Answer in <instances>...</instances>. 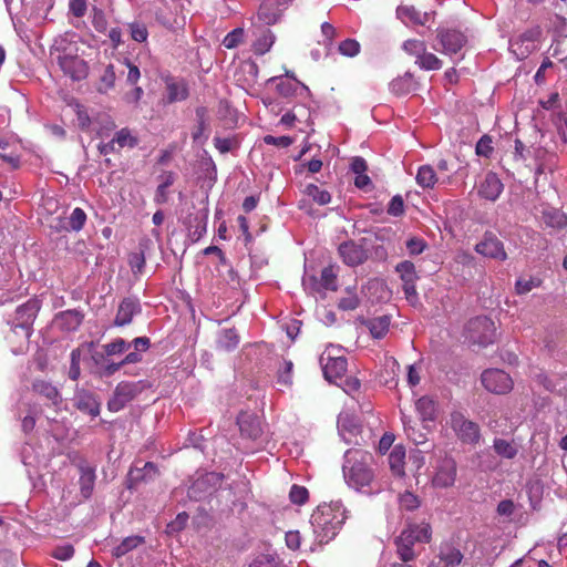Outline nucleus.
Returning <instances> with one entry per match:
<instances>
[{
  "instance_id": "nucleus-17",
  "label": "nucleus",
  "mask_w": 567,
  "mask_h": 567,
  "mask_svg": "<svg viewBox=\"0 0 567 567\" xmlns=\"http://www.w3.org/2000/svg\"><path fill=\"white\" fill-rule=\"evenodd\" d=\"M80 472L79 486L80 493L84 499H89L94 491L95 485V468L89 465L85 461L78 464Z\"/></svg>"
},
{
  "instance_id": "nucleus-43",
  "label": "nucleus",
  "mask_w": 567,
  "mask_h": 567,
  "mask_svg": "<svg viewBox=\"0 0 567 567\" xmlns=\"http://www.w3.org/2000/svg\"><path fill=\"white\" fill-rule=\"evenodd\" d=\"M305 194L320 206L327 205L331 202L330 193L328 190L319 188L315 184L307 185Z\"/></svg>"
},
{
  "instance_id": "nucleus-22",
  "label": "nucleus",
  "mask_w": 567,
  "mask_h": 567,
  "mask_svg": "<svg viewBox=\"0 0 567 567\" xmlns=\"http://www.w3.org/2000/svg\"><path fill=\"white\" fill-rule=\"evenodd\" d=\"M503 192V184L495 173H487L481 183L478 194L488 200H496Z\"/></svg>"
},
{
  "instance_id": "nucleus-54",
  "label": "nucleus",
  "mask_w": 567,
  "mask_h": 567,
  "mask_svg": "<svg viewBox=\"0 0 567 567\" xmlns=\"http://www.w3.org/2000/svg\"><path fill=\"white\" fill-rule=\"evenodd\" d=\"M400 506L405 511H414L420 507L421 501L412 492L405 491L400 495Z\"/></svg>"
},
{
  "instance_id": "nucleus-29",
  "label": "nucleus",
  "mask_w": 567,
  "mask_h": 567,
  "mask_svg": "<svg viewBox=\"0 0 567 567\" xmlns=\"http://www.w3.org/2000/svg\"><path fill=\"white\" fill-rule=\"evenodd\" d=\"M391 319L389 316H380L367 320L365 326L374 339H382L389 332Z\"/></svg>"
},
{
  "instance_id": "nucleus-44",
  "label": "nucleus",
  "mask_w": 567,
  "mask_h": 567,
  "mask_svg": "<svg viewBox=\"0 0 567 567\" xmlns=\"http://www.w3.org/2000/svg\"><path fill=\"white\" fill-rule=\"evenodd\" d=\"M115 79L116 75L114 71V65H106V68L103 71V74L100 76L97 91L100 93H106L109 90L113 89L115 84Z\"/></svg>"
},
{
  "instance_id": "nucleus-64",
  "label": "nucleus",
  "mask_w": 567,
  "mask_h": 567,
  "mask_svg": "<svg viewBox=\"0 0 567 567\" xmlns=\"http://www.w3.org/2000/svg\"><path fill=\"white\" fill-rule=\"evenodd\" d=\"M249 567H278L276 559L271 555L257 556Z\"/></svg>"
},
{
  "instance_id": "nucleus-59",
  "label": "nucleus",
  "mask_w": 567,
  "mask_h": 567,
  "mask_svg": "<svg viewBox=\"0 0 567 567\" xmlns=\"http://www.w3.org/2000/svg\"><path fill=\"white\" fill-rule=\"evenodd\" d=\"M71 364L69 370V378L73 381H76L81 374L80 360H81V350L79 348L73 349L71 352Z\"/></svg>"
},
{
  "instance_id": "nucleus-38",
  "label": "nucleus",
  "mask_w": 567,
  "mask_h": 567,
  "mask_svg": "<svg viewBox=\"0 0 567 567\" xmlns=\"http://www.w3.org/2000/svg\"><path fill=\"white\" fill-rule=\"evenodd\" d=\"M388 460L392 473L396 476H403L405 465V451L401 446H395L391 451Z\"/></svg>"
},
{
  "instance_id": "nucleus-37",
  "label": "nucleus",
  "mask_w": 567,
  "mask_h": 567,
  "mask_svg": "<svg viewBox=\"0 0 567 567\" xmlns=\"http://www.w3.org/2000/svg\"><path fill=\"white\" fill-rule=\"evenodd\" d=\"M76 408L91 416H97L100 414V403L92 394H80L76 398Z\"/></svg>"
},
{
  "instance_id": "nucleus-50",
  "label": "nucleus",
  "mask_w": 567,
  "mask_h": 567,
  "mask_svg": "<svg viewBox=\"0 0 567 567\" xmlns=\"http://www.w3.org/2000/svg\"><path fill=\"white\" fill-rule=\"evenodd\" d=\"M289 499L292 504L303 505L309 499V492L305 486L293 484L289 492Z\"/></svg>"
},
{
  "instance_id": "nucleus-14",
  "label": "nucleus",
  "mask_w": 567,
  "mask_h": 567,
  "mask_svg": "<svg viewBox=\"0 0 567 567\" xmlns=\"http://www.w3.org/2000/svg\"><path fill=\"white\" fill-rule=\"evenodd\" d=\"M237 425L241 436L250 440H257L262 434L261 422L255 414L240 412L237 416Z\"/></svg>"
},
{
  "instance_id": "nucleus-8",
  "label": "nucleus",
  "mask_w": 567,
  "mask_h": 567,
  "mask_svg": "<svg viewBox=\"0 0 567 567\" xmlns=\"http://www.w3.org/2000/svg\"><path fill=\"white\" fill-rule=\"evenodd\" d=\"M482 385L491 393L503 395L512 391L514 382L511 375L501 369H486L481 375Z\"/></svg>"
},
{
  "instance_id": "nucleus-28",
  "label": "nucleus",
  "mask_w": 567,
  "mask_h": 567,
  "mask_svg": "<svg viewBox=\"0 0 567 567\" xmlns=\"http://www.w3.org/2000/svg\"><path fill=\"white\" fill-rule=\"evenodd\" d=\"M216 342L219 350L231 351L238 347L239 336L235 328L221 329Z\"/></svg>"
},
{
  "instance_id": "nucleus-4",
  "label": "nucleus",
  "mask_w": 567,
  "mask_h": 567,
  "mask_svg": "<svg viewBox=\"0 0 567 567\" xmlns=\"http://www.w3.org/2000/svg\"><path fill=\"white\" fill-rule=\"evenodd\" d=\"M56 62L62 72L74 81H81L87 76V63L79 56L75 44L61 40L54 47Z\"/></svg>"
},
{
  "instance_id": "nucleus-27",
  "label": "nucleus",
  "mask_w": 567,
  "mask_h": 567,
  "mask_svg": "<svg viewBox=\"0 0 567 567\" xmlns=\"http://www.w3.org/2000/svg\"><path fill=\"white\" fill-rule=\"evenodd\" d=\"M401 420L403 422L404 432L406 436L415 444L421 445L427 442V433L423 432L417 427V424L411 420V417L406 416L404 413H401Z\"/></svg>"
},
{
  "instance_id": "nucleus-18",
  "label": "nucleus",
  "mask_w": 567,
  "mask_h": 567,
  "mask_svg": "<svg viewBox=\"0 0 567 567\" xmlns=\"http://www.w3.org/2000/svg\"><path fill=\"white\" fill-rule=\"evenodd\" d=\"M141 312V305L135 298H124L117 309L114 324L123 327L132 322L133 317Z\"/></svg>"
},
{
  "instance_id": "nucleus-34",
  "label": "nucleus",
  "mask_w": 567,
  "mask_h": 567,
  "mask_svg": "<svg viewBox=\"0 0 567 567\" xmlns=\"http://www.w3.org/2000/svg\"><path fill=\"white\" fill-rule=\"evenodd\" d=\"M493 449L499 457L506 460H513L518 454V447L514 441H507L504 439H495L493 441Z\"/></svg>"
},
{
  "instance_id": "nucleus-5",
  "label": "nucleus",
  "mask_w": 567,
  "mask_h": 567,
  "mask_svg": "<svg viewBox=\"0 0 567 567\" xmlns=\"http://www.w3.org/2000/svg\"><path fill=\"white\" fill-rule=\"evenodd\" d=\"M465 339L480 347H487L495 341L496 328L494 321L486 316H478L468 320L464 330Z\"/></svg>"
},
{
  "instance_id": "nucleus-2",
  "label": "nucleus",
  "mask_w": 567,
  "mask_h": 567,
  "mask_svg": "<svg viewBox=\"0 0 567 567\" xmlns=\"http://www.w3.org/2000/svg\"><path fill=\"white\" fill-rule=\"evenodd\" d=\"M344 477L349 486L360 491L370 487L374 480V457L363 450H350L346 454Z\"/></svg>"
},
{
  "instance_id": "nucleus-63",
  "label": "nucleus",
  "mask_w": 567,
  "mask_h": 567,
  "mask_svg": "<svg viewBox=\"0 0 567 567\" xmlns=\"http://www.w3.org/2000/svg\"><path fill=\"white\" fill-rule=\"evenodd\" d=\"M386 212L391 216H401L404 213L403 198L400 195L393 196L388 205Z\"/></svg>"
},
{
  "instance_id": "nucleus-33",
  "label": "nucleus",
  "mask_w": 567,
  "mask_h": 567,
  "mask_svg": "<svg viewBox=\"0 0 567 567\" xmlns=\"http://www.w3.org/2000/svg\"><path fill=\"white\" fill-rule=\"evenodd\" d=\"M39 310V301L35 299H30L17 308V319L20 320L23 324H29L34 320Z\"/></svg>"
},
{
  "instance_id": "nucleus-7",
  "label": "nucleus",
  "mask_w": 567,
  "mask_h": 567,
  "mask_svg": "<svg viewBox=\"0 0 567 567\" xmlns=\"http://www.w3.org/2000/svg\"><path fill=\"white\" fill-rule=\"evenodd\" d=\"M450 424L456 436L463 443L475 445L480 442L481 430L478 424L466 419L462 412H452L450 415Z\"/></svg>"
},
{
  "instance_id": "nucleus-56",
  "label": "nucleus",
  "mask_w": 567,
  "mask_h": 567,
  "mask_svg": "<svg viewBox=\"0 0 567 567\" xmlns=\"http://www.w3.org/2000/svg\"><path fill=\"white\" fill-rule=\"evenodd\" d=\"M130 348V344L122 338H117L114 341L104 344L103 349L106 355H115L125 352Z\"/></svg>"
},
{
  "instance_id": "nucleus-30",
  "label": "nucleus",
  "mask_w": 567,
  "mask_h": 567,
  "mask_svg": "<svg viewBox=\"0 0 567 567\" xmlns=\"http://www.w3.org/2000/svg\"><path fill=\"white\" fill-rule=\"evenodd\" d=\"M396 13L401 20H409L420 25H424L429 21V14L416 10L413 6H400Z\"/></svg>"
},
{
  "instance_id": "nucleus-31",
  "label": "nucleus",
  "mask_w": 567,
  "mask_h": 567,
  "mask_svg": "<svg viewBox=\"0 0 567 567\" xmlns=\"http://www.w3.org/2000/svg\"><path fill=\"white\" fill-rule=\"evenodd\" d=\"M415 409L423 422L434 421L436 417V403L430 396H422L415 402Z\"/></svg>"
},
{
  "instance_id": "nucleus-24",
  "label": "nucleus",
  "mask_w": 567,
  "mask_h": 567,
  "mask_svg": "<svg viewBox=\"0 0 567 567\" xmlns=\"http://www.w3.org/2000/svg\"><path fill=\"white\" fill-rule=\"evenodd\" d=\"M282 16V9L276 8L269 0H264L259 7L256 21L260 25L276 24Z\"/></svg>"
},
{
  "instance_id": "nucleus-25",
  "label": "nucleus",
  "mask_w": 567,
  "mask_h": 567,
  "mask_svg": "<svg viewBox=\"0 0 567 567\" xmlns=\"http://www.w3.org/2000/svg\"><path fill=\"white\" fill-rule=\"evenodd\" d=\"M270 81L276 82V90L278 94L286 99L295 96L299 86L307 89L297 79L289 75L288 72L286 73V76H275L271 78Z\"/></svg>"
},
{
  "instance_id": "nucleus-53",
  "label": "nucleus",
  "mask_w": 567,
  "mask_h": 567,
  "mask_svg": "<svg viewBox=\"0 0 567 567\" xmlns=\"http://www.w3.org/2000/svg\"><path fill=\"white\" fill-rule=\"evenodd\" d=\"M540 285L542 280L534 277H529L528 279L519 278L515 284V290L517 295H525Z\"/></svg>"
},
{
  "instance_id": "nucleus-21",
  "label": "nucleus",
  "mask_w": 567,
  "mask_h": 567,
  "mask_svg": "<svg viewBox=\"0 0 567 567\" xmlns=\"http://www.w3.org/2000/svg\"><path fill=\"white\" fill-rule=\"evenodd\" d=\"M437 557L445 567H457L464 559L461 549L451 542H444L440 545Z\"/></svg>"
},
{
  "instance_id": "nucleus-6",
  "label": "nucleus",
  "mask_w": 567,
  "mask_h": 567,
  "mask_svg": "<svg viewBox=\"0 0 567 567\" xmlns=\"http://www.w3.org/2000/svg\"><path fill=\"white\" fill-rule=\"evenodd\" d=\"M145 388L146 384L144 381L120 382L114 390L113 396L107 402L109 410L111 412H118L124 409L125 405L142 393Z\"/></svg>"
},
{
  "instance_id": "nucleus-23",
  "label": "nucleus",
  "mask_w": 567,
  "mask_h": 567,
  "mask_svg": "<svg viewBox=\"0 0 567 567\" xmlns=\"http://www.w3.org/2000/svg\"><path fill=\"white\" fill-rule=\"evenodd\" d=\"M186 225L190 240L194 243L198 241L206 233L207 213L198 212L194 215H189L186 219Z\"/></svg>"
},
{
  "instance_id": "nucleus-48",
  "label": "nucleus",
  "mask_w": 567,
  "mask_h": 567,
  "mask_svg": "<svg viewBox=\"0 0 567 567\" xmlns=\"http://www.w3.org/2000/svg\"><path fill=\"white\" fill-rule=\"evenodd\" d=\"M396 272L400 274V277L403 282H409L411 280H417V275L415 270V266L410 260L401 261L395 267Z\"/></svg>"
},
{
  "instance_id": "nucleus-15",
  "label": "nucleus",
  "mask_w": 567,
  "mask_h": 567,
  "mask_svg": "<svg viewBox=\"0 0 567 567\" xmlns=\"http://www.w3.org/2000/svg\"><path fill=\"white\" fill-rule=\"evenodd\" d=\"M539 31L527 30L516 39L511 40V50L519 59L526 58L534 49Z\"/></svg>"
},
{
  "instance_id": "nucleus-9",
  "label": "nucleus",
  "mask_w": 567,
  "mask_h": 567,
  "mask_svg": "<svg viewBox=\"0 0 567 567\" xmlns=\"http://www.w3.org/2000/svg\"><path fill=\"white\" fill-rule=\"evenodd\" d=\"M323 375L330 383L339 384L347 372L348 362L343 355L332 354V350L327 349L320 357Z\"/></svg>"
},
{
  "instance_id": "nucleus-58",
  "label": "nucleus",
  "mask_w": 567,
  "mask_h": 567,
  "mask_svg": "<svg viewBox=\"0 0 567 567\" xmlns=\"http://www.w3.org/2000/svg\"><path fill=\"white\" fill-rule=\"evenodd\" d=\"M339 52L344 56L353 58L360 52V43L354 39H346L339 44Z\"/></svg>"
},
{
  "instance_id": "nucleus-60",
  "label": "nucleus",
  "mask_w": 567,
  "mask_h": 567,
  "mask_svg": "<svg viewBox=\"0 0 567 567\" xmlns=\"http://www.w3.org/2000/svg\"><path fill=\"white\" fill-rule=\"evenodd\" d=\"M128 265L134 274L142 272L144 269V266H145L144 252L142 250L136 251V252H131L128 256Z\"/></svg>"
},
{
  "instance_id": "nucleus-10",
  "label": "nucleus",
  "mask_w": 567,
  "mask_h": 567,
  "mask_svg": "<svg viewBox=\"0 0 567 567\" xmlns=\"http://www.w3.org/2000/svg\"><path fill=\"white\" fill-rule=\"evenodd\" d=\"M475 251L486 258L499 261L507 259L503 241L493 231L484 233L482 240L475 245Z\"/></svg>"
},
{
  "instance_id": "nucleus-19",
  "label": "nucleus",
  "mask_w": 567,
  "mask_h": 567,
  "mask_svg": "<svg viewBox=\"0 0 567 567\" xmlns=\"http://www.w3.org/2000/svg\"><path fill=\"white\" fill-rule=\"evenodd\" d=\"M33 393L48 400L53 406H58L62 402V395L58 388L50 381L35 379L31 386Z\"/></svg>"
},
{
  "instance_id": "nucleus-57",
  "label": "nucleus",
  "mask_w": 567,
  "mask_h": 567,
  "mask_svg": "<svg viewBox=\"0 0 567 567\" xmlns=\"http://www.w3.org/2000/svg\"><path fill=\"white\" fill-rule=\"evenodd\" d=\"M292 369L293 364L291 361H284L278 372V383L280 385L290 386L292 384Z\"/></svg>"
},
{
  "instance_id": "nucleus-1",
  "label": "nucleus",
  "mask_w": 567,
  "mask_h": 567,
  "mask_svg": "<svg viewBox=\"0 0 567 567\" xmlns=\"http://www.w3.org/2000/svg\"><path fill=\"white\" fill-rule=\"evenodd\" d=\"M344 520L346 512L339 503L319 505L310 517V524L318 544H327L333 539Z\"/></svg>"
},
{
  "instance_id": "nucleus-36",
  "label": "nucleus",
  "mask_w": 567,
  "mask_h": 567,
  "mask_svg": "<svg viewBox=\"0 0 567 567\" xmlns=\"http://www.w3.org/2000/svg\"><path fill=\"white\" fill-rule=\"evenodd\" d=\"M144 543H145V538L143 536L133 535V536L125 537L121 542V544H118L116 547H114L113 556H115L116 558L123 557L127 553H130L131 550L135 549L136 547H138L140 545H142Z\"/></svg>"
},
{
  "instance_id": "nucleus-12",
  "label": "nucleus",
  "mask_w": 567,
  "mask_h": 567,
  "mask_svg": "<svg viewBox=\"0 0 567 567\" xmlns=\"http://www.w3.org/2000/svg\"><path fill=\"white\" fill-rule=\"evenodd\" d=\"M437 39L444 54H456L466 44V37L455 29H443L437 32Z\"/></svg>"
},
{
  "instance_id": "nucleus-32",
  "label": "nucleus",
  "mask_w": 567,
  "mask_h": 567,
  "mask_svg": "<svg viewBox=\"0 0 567 567\" xmlns=\"http://www.w3.org/2000/svg\"><path fill=\"white\" fill-rule=\"evenodd\" d=\"M196 120L197 124L192 131V138L194 142L204 143L208 136L205 134L207 130V109L204 106H199L196 109Z\"/></svg>"
},
{
  "instance_id": "nucleus-39",
  "label": "nucleus",
  "mask_w": 567,
  "mask_h": 567,
  "mask_svg": "<svg viewBox=\"0 0 567 567\" xmlns=\"http://www.w3.org/2000/svg\"><path fill=\"white\" fill-rule=\"evenodd\" d=\"M113 141L118 151L124 147L133 148L138 144V137L134 135L127 127H123L117 131L113 137Z\"/></svg>"
},
{
  "instance_id": "nucleus-3",
  "label": "nucleus",
  "mask_w": 567,
  "mask_h": 567,
  "mask_svg": "<svg viewBox=\"0 0 567 567\" xmlns=\"http://www.w3.org/2000/svg\"><path fill=\"white\" fill-rule=\"evenodd\" d=\"M432 526L426 520L420 523L406 520L404 528L394 539L399 558L404 563L414 560L417 556L414 545L417 543L429 544L432 540Z\"/></svg>"
},
{
  "instance_id": "nucleus-16",
  "label": "nucleus",
  "mask_w": 567,
  "mask_h": 567,
  "mask_svg": "<svg viewBox=\"0 0 567 567\" xmlns=\"http://www.w3.org/2000/svg\"><path fill=\"white\" fill-rule=\"evenodd\" d=\"M255 41L252 43V50L257 55H264L267 53L272 44L275 43V35L270 29L265 25H260L257 22H252Z\"/></svg>"
},
{
  "instance_id": "nucleus-62",
  "label": "nucleus",
  "mask_w": 567,
  "mask_h": 567,
  "mask_svg": "<svg viewBox=\"0 0 567 567\" xmlns=\"http://www.w3.org/2000/svg\"><path fill=\"white\" fill-rule=\"evenodd\" d=\"M92 25L100 33H105L107 30V20L104 12L100 9H94L92 17Z\"/></svg>"
},
{
  "instance_id": "nucleus-55",
  "label": "nucleus",
  "mask_w": 567,
  "mask_h": 567,
  "mask_svg": "<svg viewBox=\"0 0 567 567\" xmlns=\"http://www.w3.org/2000/svg\"><path fill=\"white\" fill-rule=\"evenodd\" d=\"M131 38L136 42H145L148 38V30L142 22H132L128 24Z\"/></svg>"
},
{
  "instance_id": "nucleus-51",
  "label": "nucleus",
  "mask_w": 567,
  "mask_h": 567,
  "mask_svg": "<svg viewBox=\"0 0 567 567\" xmlns=\"http://www.w3.org/2000/svg\"><path fill=\"white\" fill-rule=\"evenodd\" d=\"M404 51L419 59L426 51V45L424 41L417 39H409L403 43Z\"/></svg>"
},
{
  "instance_id": "nucleus-42",
  "label": "nucleus",
  "mask_w": 567,
  "mask_h": 567,
  "mask_svg": "<svg viewBox=\"0 0 567 567\" xmlns=\"http://www.w3.org/2000/svg\"><path fill=\"white\" fill-rule=\"evenodd\" d=\"M86 218L85 212L82 208L76 207L68 219V226H62L61 228L64 230L80 231L84 227Z\"/></svg>"
},
{
  "instance_id": "nucleus-45",
  "label": "nucleus",
  "mask_w": 567,
  "mask_h": 567,
  "mask_svg": "<svg viewBox=\"0 0 567 567\" xmlns=\"http://www.w3.org/2000/svg\"><path fill=\"white\" fill-rule=\"evenodd\" d=\"M390 90L395 95L408 94L412 90V76L405 74L404 76L394 79L390 83Z\"/></svg>"
},
{
  "instance_id": "nucleus-52",
  "label": "nucleus",
  "mask_w": 567,
  "mask_h": 567,
  "mask_svg": "<svg viewBox=\"0 0 567 567\" xmlns=\"http://www.w3.org/2000/svg\"><path fill=\"white\" fill-rule=\"evenodd\" d=\"M244 29L243 28H236L229 33L226 34V37L223 40V45L226 49H235L237 48L244 40Z\"/></svg>"
},
{
  "instance_id": "nucleus-11",
  "label": "nucleus",
  "mask_w": 567,
  "mask_h": 567,
  "mask_svg": "<svg viewBox=\"0 0 567 567\" xmlns=\"http://www.w3.org/2000/svg\"><path fill=\"white\" fill-rule=\"evenodd\" d=\"M457 474L456 462L452 457L445 456L440 461L436 473L433 477V485L441 488H447L454 485Z\"/></svg>"
},
{
  "instance_id": "nucleus-13",
  "label": "nucleus",
  "mask_w": 567,
  "mask_h": 567,
  "mask_svg": "<svg viewBox=\"0 0 567 567\" xmlns=\"http://www.w3.org/2000/svg\"><path fill=\"white\" fill-rule=\"evenodd\" d=\"M338 250L343 262L351 267L361 265L368 259V251L352 240L342 243Z\"/></svg>"
},
{
  "instance_id": "nucleus-41",
  "label": "nucleus",
  "mask_w": 567,
  "mask_h": 567,
  "mask_svg": "<svg viewBox=\"0 0 567 567\" xmlns=\"http://www.w3.org/2000/svg\"><path fill=\"white\" fill-rule=\"evenodd\" d=\"M544 224L553 228H564L567 226V216L558 209H549L543 213Z\"/></svg>"
},
{
  "instance_id": "nucleus-46",
  "label": "nucleus",
  "mask_w": 567,
  "mask_h": 567,
  "mask_svg": "<svg viewBox=\"0 0 567 567\" xmlns=\"http://www.w3.org/2000/svg\"><path fill=\"white\" fill-rule=\"evenodd\" d=\"M415 63L423 70L432 71L442 68V61L433 53L424 52L415 60Z\"/></svg>"
},
{
  "instance_id": "nucleus-49",
  "label": "nucleus",
  "mask_w": 567,
  "mask_h": 567,
  "mask_svg": "<svg viewBox=\"0 0 567 567\" xmlns=\"http://www.w3.org/2000/svg\"><path fill=\"white\" fill-rule=\"evenodd\" d=\"M321 286L327 290H337V274L333 266L324 267L320 276Z\"/></svg>"
},
{
  "instance_id": "nucleus-26",
  "label": "nucleus",
  "mask_w": 567,
  "mask_h": 567,
  "mask_svg": "<svg viewBox=\"0 0 567 567\" xmlns=\"http://www.w3.org/2000/svg\"><path fill=\"white\" fill-rule=\"evenodd\" d=\"M167 102L175 103L184 101L188 97V86L184 81H175L169 79L166 81Z\"/></svg>"
},
{
  "instance_id": "nucleus-61",
  "label": "nucleus",
  "mask_w": 567,
  "mask_h": 567,
  "mask_svg": "<svg viewBox=\"0 0 567 567\" xmlns=\"http://www.w3.org/2000/svg\"><path fill=\"white\" fill-rule=\"evenodd\" d=\"M343 391L354 398L361 388V382L357 378H343L342 381H339V384Z\"/></svg>"
},
{
  "instance_id": "nucleus-47",
  "label": "nucleus",
  "mask_w": 567,
  "mask_h": 567,
  "mask_svg": "<svg viewBox=\"0 0 567 567\" xmlns=\"http://www.w3.org/2000/svg\"><path fill=\"white\" fill-rule=\"evenodd\" d=\"M360 299L354 289L347 288L343 297L340 298L338 307L341 310L350 311L359 307Z\"/></svg>"
},
{
  "instance_id": "nucleus-40",
  "label": "nucleus",
  "mask_w": 567,
  "mask_h": 567,
  "mask_svg": "<svg viewBox=\"0 0 567 567\" xmlns=\"http://www.w3.org/2000/svg\"><path fill=\"white\" fill-rule=\"evenodd\" d=\"M157 475L158 470L152 462H146L142 468H135L130 472L131 481L134 483L152 480Z\"/></svg>"
},
{
  "instance_id": "nucleus-35",
  "label": "nucleus",
  "mask_w": 567,
  "mask_h": 567,
  "mask_svg": "<svg viewBox=\"0 0 567 567\" xmlns=\"http://www.w3.org/2000/svg\"><path fill=\"white\" fill-rule=\"evenodd\" d=\"M415 181L422 188H433L439 178L431 165H422L417 169Z\"/></svg>"
},
{
  "instance_id": "nucleus-20",
  "label": "nucleus",
  "mask_w": 567,
  "mask_h": 567,
  "mask_svg": "<svg viewBox=\"0 0 567 567\" xmlns=\"http://www.w3.org/2000/svg\"><path fill=\"white\" fill-rule=\"evenodd\" d=\"M84 315L76 310L70 309L61 311L55 316V323L62 330L66 332L75 331L82 324Z\"/></svg>"
}]
</instances>
